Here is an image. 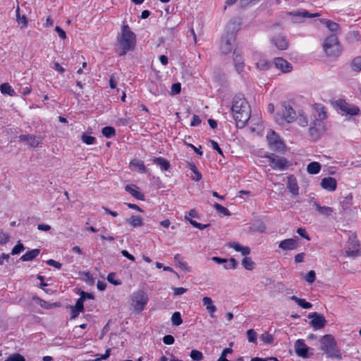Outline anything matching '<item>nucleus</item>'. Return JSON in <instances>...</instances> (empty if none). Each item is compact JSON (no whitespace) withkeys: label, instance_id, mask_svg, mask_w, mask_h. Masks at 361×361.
<instances>
[{"label":"nucleus","instance_id":"nucleus-5","mask_svg":"<svg viewBox=\"0 0 361 361\" xmlns=\"http://www.w3.org/2000/svg\"><path fill=\"white\" fill-rule=\"evenodd\" d=\"M130 300L134 310L140 313L145 308L149 298L147 294L143 290H137L132 293Z\"/></svg>","mask_w":361,"mask_h":361},{"label":"nucleus","instance_id":"nucleus-41","mask_svg":"<svg viewBox=\"0 0 361 361\" xmlns=\"http://www.w3.org/2000/svg\"><path fill=\"white\" fill-rule=\"evenodd\" d=\"M259 338L266 344H271L274 341L273 335L269 334L268 332H265V333L262 334L259 336Z\"/></svg>","mask_w":361,"mask_h":361},{"label":"nucleus","instance_id":"nucleus-25","mask_svg":"<svg viewBox=\"0 0 361 361\" xmlns=\"http://www.w3.org/2000/svg\"><path fill=\"white\" fill-rule=\"evenodd\" d=\"M203 305L206 307L207 311L212 318L214 317V313L216 311V307L213 305V301L209 297H204L202 300Z\"/></svg>","mask_w":361,"mask_h":361},{"label":"nucleus","instance_id":"nucleus-60","mask_svg":"<svg viewBox=\"0 0 361 361\" xmlns=\"http://www.w3.org/2000/svg\"><path fill=\"white\" fill-rule=\"evenodd\" d=\"M297 233L298 235H300L301 237L305 238L307 240H310V238L309 235L307 233L305 228H298L297 229Z\"/></svg>","mask_w":361,"mask_h":361},{"label":"nucleus","instance_id":"nucleus-55","mask_svg":"<svg viewBox=\"0 0 361 361\" xmlns=\"http://www.w3.org/2000/svg\"><path fill=\"white\" fill-rule=\"evenodd\" d=\"M297 121H298V123L302 127L307 126L308 124L307 118L302 114H300L297 118Z\"/></svg>","mask_w":361,"mask_h":361},{"label":"nucleus","instance_id":"nucleus-58","mask_svg":"<svg viewBox=\"0 0 361 361\" xmlns=\"http://www.w3.org/2000/svg\"><path fill=\"white\" fill-rule=\"evenodd\" d=\"M209 142L211 143L212 147H213L214 149H215L220 155L224 156L223 151L221 150L219 144L216 141L213 140H209Z\"/></svg>","mask_w":361,"mask_h":361},{"label":"nucleus","instance_id":"nucleus-16","mask_svg":"<svg viewBox=\"0 0 361 361\" xmlns=\"http://www.w3.org/2000/svg\"><path fill=\"white\" fill-rule=\"evenodd\" d=\"M240 20L239 18L231 19L226 25V35H234L235 37L236 33L240 29Z\"/></svg>","mask_w":361,"mask_h":361},{"label":"nucleus","instance_id":"nucleus-10","mask_svg":"<svg viewBox=\"0 0 361 361\" xmlns=\"http://www.w3.org/2000/svg\"><path fill=\"white\" fill-rule=\"evenodd\" d=\"M308 318L311 319L310 325L315 330L324 328L326 324L325 317L316 312L310 313Z\"/></svg>","mask_w":361,"mask_h":361},{"label":"nucleus","instance_id":"nucleus-51","mask_svg":"<svg viewBox=\"0 0 361 361\" xmlns=\"http://www.w3.org/2000/svg\"><path fill=\"white\" fill-rule=\"evenodd\" d=\"M271 63L265 60H261L257 63V67L262 71L269 69Z\"/></svg>","mask_w":361,"mask_h":361},{"label":"nucleus","instance_id":"nucleus-28","mask_svg":"<svg viewBox=\"0 0 361 361\" xmlns=\"http://www.w3.org/2000/svg\"><path fill=\"white\" fill-rule=\"evenodd\" d=\"M42 307L44 308V309H47V310H49V309H52V308H54V307H60L61 306V303L60 302H54V303H50L49 302H47L39 298H33Z\"/></svg>","mask_w":361,"mask_h":361},{"label":"nucleus","instance_id":"nucleus-2","mask_svg":"<svg viewBox=\"0 0 361 361\" xmlns=\"http://www.w3.org/2000/svg\"><path fill=\"white\" fill-rule=\"evenodd\" d=\"M136 44V35L130 30L127 24L122 26L121 35L117 39L116 52L119 56H124L127 52L133 51Z\"/></svg>","mask_w":361,"mask_h":361},{"label":"nucleus","instance_id":"nucleus-40","mask_svg":"<svg viewBox=\"0 0 361 361\" xmlns=\"http://www.w3.org/2000/svg\"><path fill=\"white\" fill-rule=\"evenodd\" d=\"M131 164L137 167L139 171L142 173H145L147 172V168L144 164V162L141 160H133L130 162Z\"/></svg>","mask_w":361,"mask_h":361},{"label":"nucleus","instance_id":"nucleus-48","mask_svg":"<svg viewBox=\"0 0 361 361\" xmlns=\"http://www.w3.org/2000/svg\"><path fill=\"white\" fill-rule=\"evenodd\" d=\"M25 250L24 245L19 241L16 245L12 249L11 255H18Z\"/></svg>","mask_w":361,"mask_h":361},{"label":"nucleus","instance_id":"nucleus-36","mask_svg":"<svg viewBox=\"0 0 361 361\" xmlns=\"http://www.w3.org/2000/svg\"><path fill=\"white\" fill-rule=\"evenodd\" d=\"M242 265L247 270L251 271L254 269L255 263L252 260L250 257L245 256L242 261Z\"/></svg>","mask_w":361,"mask_h":361},{"label":"nucleus","instance_id":"nucleus-57","mask_svg":"<svg viewBox=\"0 0 361 361\" xmlns=\"http://www.w3.org/2000/svg\"><path fill=\"white\" fill-rule=\"evenodd\" d=\"M163 342L166 345H172L175 342V339L171 335H166L163 337Z\"/></svg>","mask_w":361,"mask_h":361},{"label":"nucleus","instance_id":"nucleus-53","mask_svg":"<svg viewBox=\"0 0 361 361\" xmlns=\"http://www.w3.org/2000/svg\"><path fill=\"white\" fill-rule=\"evenodd\" d=\"M84 301H85V298L83 296L78 298L76 301L75 305H74L75 308L78 309L79 311L82 312L84 310V305H83Z\"/></svg>","mask_w":361,"mask_h":361},{"label":"nucleus","instance_id":"nucleus-11","mask_svg":"<svg viewBox=\"0 0 361 361\" xmlns=\"http://www.w3.org/2000/svg\"><path fill=\"white\" fill-rule=\"evenodd\" d=\"M235 42V37L233 35H224L222 37L221 44V51L224 54H229L233 49V45Z\"/></svg>","mask_w":361,"mask_h":361},{"label":"nucleus","instance_id":"nucleus-35","mask_svg":"<svg viewBox=\"0 0 361 361\" xmlns=\"http://www.w3.org/2000/svg\"><path fill=\"white\" fill-rule=\"evenodd\" d=\"M326 27L331 32H336L339 28V25L330 20L324 19L321 20Z\"/></svg>","mask_w":361,"mask_h":361},{"label":"nucleus","instance_id":"nucleus-3","mask_svg":"<svg viewBox=\"0 0 361 361\" xmlns=\"http://www.w3.org/2000/svg\"><path fill=\"white\" fill-rule=\"evenodd\" d=\"M321 350L324 351L327 357L341 360L342 355L337 347L334 337L331 334H326L320 339Z\"/></svg>","mask_w":361,"mask_h":361},{"label":"nucleus","instance_id":"nucleus-33","mask_svg":"<svg viewBox=\"0 0 361 361\" xmlns=\"http://www.w3.org/2000/svg\"><path fill=\"white\" fill-rule=\"evenodd\" d=\"M126 222L130 224L133 227H139L142 225V219L135 215H133L130 218L126 219Z\"/></svg>","mask_w":361,"mask_h":361},{"label":"nucleus","instance_id":"nucleus-32","mask_svg":"<svg viewBox=\"0 0 361 361\" xmlns=\"http://www.w3.org/2000/svg\"><path fill=\"white\" fill-rule=\"evenodd\" d=\"M0 91L3 94H6L9 96H13L15 94L14 90L8 82L2 83L0 85Z\"/></svg>","mask_w":361,"mask_h":361},{"label":"nucleus","instance_id":"nucleus-61","mask_svg":"<svg viewBox=\"0 0 361 361\" xmlns=\"http://www.w3.org/2000/svg\"><path fill=\"white\" fill-rule=\"evenodd\" d=\"M200 123H201V119L200 118V117L197 115L194 114L192 116L191 123H190V126H198Z\"/></svg>","mask_w":361,"mask_h":361},{"label":"nucleus","instance_id":"nucleus-63","mask_svg":"<svg viewBox=\"0 0 361 361\" xmlns=\"http://www.w3.org/2000/svg\"><path fill=\"white\" fill-rule=\"evenodd\" d=\"M55 30L62 39H65L66 38V33L61 27L56 26L55 27Z\"/></svg>","mask_w":361,"mask_h":361},{"label":"nucleus","instance_id":"nucleus-7","mask_svg":"<svg viewBox=\"0 0 361 361\" xmlns=\"http://www.w3.org/2000/svg\"><path fill=\"white\" fill-rule=\"evenodd\" d=\"M267 139L270 149L278 152L284 151L286 146L279 135L274 131H270L267 135Z\"/></svg>","mask_w":361,"mask_h":361},{"label":"nucleus","instance_id":"nucleus-42","mask_svg":"<svg viewBox=\"0 0 361 361\" xmlns=\"http://www.w3.org/2000/svg\"><path fill=\"white\" fill-rule=\"evenodd\" d=\"M185 219L190 222V224L195 228H197L200 230H203L207 228L209 224H202L200 223L197 222L192 219H190L188 216H185Z\"/></svg>","mask_w":361,"mask_h":361},{"label":"nucleus","instance_id":"nucleus-24","mask_svg":"<svg viewBox=\"0 0 361 361\" xmlns=\"http://www.w3.org/2000/svg\"><path fill=\"white\" fill-rule=\"evenodd\" d=\"M150 161L159 166L161 171H168L171 167L170 162L163 157H152Z\"/></svg>","mask_w":361,"mask_h":361},{"label":"nucleus","instance_id":"nucleus-47","mask_svg":"<svg viewBox=\"0 0 361 361\" xmlns=\"http://www.w3.org/2000/svg\"><path fill=\"white\" fill-rule=\"evenodd\" d=\"M5 361H25V357L18 353L11 355Z\"/></svg>","mask_w":361,"mask_h":361},{"label":"nucleus","instance_id":"nucleus-54","mask_svg":"<svg viewBox=\"0 0 361 361\" xmlns=\"http://www.w3.org/2000/svg\"><path fill=\"white\" fill-rule=\"evenodd\" d=\"M233 61L234 63H244L241 54L238 51H236L235 49L233 51Z\"/></svg>","mask_w":361,"mask_h":361},{"label":"nucleus","instance_id":"nucleus-45","mask_svg":"<svg viewBox=\"0 0 361 361\" xmlns=\"http://www.w3.org/2000/svg\"><path fill=\"white\" fill-rule=\"evenodd\" d=\"M81 140L87 145H93L96 142V138L94 137L87 135L86 134H82Z\"/></svg>","mask_w":361,"mask_h":361},{"label":"nucleus","instance_id":"nucleus-19","mask_svg":"<svg viewBox=\"0 0 361 361\" xmlns=\"http://www.w3.org/2000/svg\"><path fill=\"white\" fill-rule=\"evenodd\" d=\"M340 204L343 212L346 214H350L353 209H355V207H353V196L351 195L345 197Z\"/></svg>","mask_w":361,"mask_h":361},{"label":"nucleus","instance_id":"nucleus-15","mask_svg":"<svg viewBox=\"0 0 361 361\" xmlns=\"http://www.w3.org/2000/svg\"><path fill=\"white\" fill-rule=\"evenodd\" d=\"M295 353L301 357L305 358L308 357V350L310 348L305 343L302 339H298L295 341Z\"/></svg>","mask_w":361,"mask_h":361},{"label":"nucleus","instance_id":"nucleus-37","mask_svg":"<svg viewBox=\"0 0 361 361\" xmlns=\"http://www.w3.org/2000/svg\"><path fill=\"white\" fill-rule=\"evenodd\" d=\"M102 133L104 137L106 138H111L116 135V130L114 128L111 126H106L104 127L102 130Z\"/></svg>","mask_w":361,"mask_h":361},{"label":"nucleus","instance_id":"nucleus-27","mask_svg":"<svg viewBox=\"0 0 361 361\" xmlns=\"http://www.w3.org/2000/svg\"><path fill=\"white\" fill-rule=\"evenodd\" d=\"M40 252L39 249H33L32 250L26 252L23 255L21 256L20 260L23 262L31 261L38 256Z\"/></svg>","mask_w":361,"mask_h":361},{"label":"nucleus","instance_id":"nucleus-29","mask_svg":"<svg viewBox=\"0 0 361 361\" xmlns=\"http://www.w3.org/2000/svg\"><path fill=\"white\" fill-rule=\"evenodd\" d=\"M314 206H315L317 210L324 216H329L333 213V209L330 207L321 206L317 201L314 202Z\"/></svg>","mask_w":361,"mask_h":361},{"label":"nucleus","instance_id":"nucleus-31","mask_svg":"<svg viewBox=\"0 0 361 361\" xmlns=\"http://www.w3.org/2000/svg\"><path fill=\"white\" fill-rule=\"evenodd\" d=\"M321 170V165L319 162L313 161L307 166V171L310 174H317Z\"/></svg>","mask_w":361,"mask_h":361},{"label":"nucleus","instance_id":"nucleus-14","mask_svg":"<svg viewBox=\"0 0 361 361\" xmlns=\"http://www.w3.org/2000/svg\"><path fill=\"white\" fill-rule=\"evenodd\" d=\"M299 238L295 236L292 238L283 240L279 243V247L283 250H293L297 248Z\"/></svg>","mask_w":361,"mask_h":361},{"label":"nucleus","instance_id":"nucleus-20","mask_svg":"<svg viewBox=\"0 0 361 361\" xmlns=\"http://www.w3.org/2000/svg\"><path fill=\"white\" fill-rule=\"evenodd\" d=\"M322 187L329 191H334L337 187V183L334 178L326 177L322 178L321 181Z\"/></svg>","mask_w":361,"mask_h":361},{"label":"nucleus","instance_id":"nucleus-59","mask_svg":"<svg viewBox=\"0 0 361 361\" xmlns=\"http://www.w3.org/2000/svg\"><path fill=\"white\" fill-rule=\"evenodd\" d=\"M259 0H240V6L242 8H246L251 4H255Z\"/></svg>","mask_w":361,"mask_h":361},{"label":"nucleus","instance_id":"nucleus-64","mask_svg":"<svg viewBox=\"0 0 361 361\" xmlns=\"http://www.w3.org/2000/svg\"><path fill=\"white\" fill-rule=\"evenodd\" d=\"M305 254L304 252H300L297 254L294 257V261L295 263H301L304 262V257Z\"/></svg>","mask_w":361,"mask_h":361},{"label":"nucleus","instance_id":"nucleus-39","mask_svg":"<svg viewBox=\"0 0 361 361\" xmlns=\"http://www.w3.org/2000/svg\"><path fill=\"white\" fill-rule=\"evenodd\" d=\"M171 322L174 326H179L183 323L181 314L179 312H175L171 317Z\"/></svg>","mask_w":361,"mask_h":361},{"label":"nucleus","instance_id":"nucleus-56","mask_svg":"<svg viewBox=\"0 0 361 361\" xmlns=\"http://www.w3.org/2000/svg\"><path fill=\"white\" fill-rule=\"evenodd\" d=\"M46 263L49 265V266H51V267H54L58 269H61V267H62V264L57 262V261H55L54 259H50L49 260H47L46 262Z\"/></svg>","mask_w":361,"mask_h":361},{"label":"nucleus","instance_id":"nucleus-1","mask_svg":"<svg viewBox=\"0 0 361 361\" xmlns=\"http://www.w3.org/2000/svg\"><path fill=\"white\" fill-rule=\"evenodd\" d=\"M231 111L236 126L243 128L250 117V107L246 99L240 94L234 97Z\"/></svg>","mask_w":361,"mask_h":361},{"label":"nucleus","instance_id":"nucleus-30","mask_svg":"<svg viewBox=\"0 0 361 361\" xmlns=\"http://www.w3.org/2000/svg\"><path fill=\"white\" fill-rule=\"evenodd\" d=\"M290 298L303 309H310L312 307V303L307 302L305 299L299 298L295 295H293Z\"/></svg>","mask_w":361,"mask_h":361},{"label":"nucleus","instance_id":"nucleus-4","mask_svg":"<svg viewBox=\"0 0 361 361\" xmlns=\"http://www.w3.org/2000/svg\"><path fill=\"white\" fill-rule=\"evenodd\" d=\"M325 53L329 56L337 57L341 54V47L337 36L332 34L328 36L323 44Z\"/></svg>","mask_w":361,"mask_h":361},{"label":"nucleus","instance_id":"nucleus-26","mask_svg":"<svg viewBox=\"0 0 361 361\" xmlns=\"http://www.w3.org/2000/svg\"><path fill=\"white\" fill-rule=\"evenodd\" d=\"M228 247L234 249L237 252H240L244 256H247L250 253L249 247H244L236 242H231L228 244Z\"/></svg>","mask_w":361,"mask_h":361},{"label":"nucleus","instance_id":"nucleus-22","mask_svg":"<svg viewBox=\"0 0 361 361\" xmlns=\"http://www.w3.org/2000/svg\"><path fill=\"white\" fill-rule=\"evenodd\" d=\"M125 190L126 192H129L133 197L140 200H144V194L139 190L138 187L136 186L135 185H128L125 187Z\"/></svg>","mask_w":361,"mask_h":361},{"label":"nucleus","instance_id":"nucleus-50","mask_svg":"<svg viewBox=\"0 0 361 361\" xmlns=\"http://www.w3.org/2000/svg\"><path fill=\"white\" fill-rule=\"evenodd\" d=\"M315 279L316 274L313 270L310 271L305 276V280L309 283H312L314 282Z\"/></svg>","mask_w":361,"mask_h":361},{"label":"nucleus","instance_id":"nucleus-43","mask_svg":"<svg viewBox=\"0 0 361 361\" xmlns=\"http://www.w3.org/2000/svg\"><path fill=\"white\" fill-rule=\"evenodd\" d=\"M247 341L250 343H255L257 338V334L254 329H249L246 332Z\"/></svg>","mask_w":361,"mask_h":361},{"label":"nucleus","instance_id":"nucleus-34","mask_svg":"<svg viewBox=\"0 0 361 361\" xmlns=\"http://www.w3.org/2000/svg\"><path fill=\"white\" fill-rule=\"evenodd\" d=\"M350 67L353 71H361V56H356L352 60Z\"/></svg>","mask_w":361,"mask_h":361},{"label":"nucleus","instance_id":"nucleus-8","mask_svg":"<svg viewBox=\"0 0 361 361\" xmlns=\"http://www.w3.org/2000/svg\"><path fill=\"white\" fill-rule=\"evenodd\" d=\"M345 253L348 257L355 258L361 255L360 244L355 235L348 238L346 244Z\"/></svg>","mask_w":361,"mask_h":361},{"label":"nucleus","instance_id":"nucleus-44","mask_svg":"<svg viewBox=\"0 0 361 361\" xmlns=\"http://www.w3.org/2000/svg\"><path fill=\"white\" fill-rule=\"evenodd\" d=\"M190 357L195 361H200L203 359L202 353L197 350H192L190 352Z\"/></svg>","mask_w":361,"mask_h":361},{"label":"nucleus","instance_id":"nucleus-62","mask_svg":"<svg viewBox=\"0 0 361 361\" xmlns=\"http://www.w3.org/2000/svg\"><path fill=\"white\" fill-rule=\"evenodd\" d=\"M212 260L217 264H228V261L227 259L221 258L219 257H212Z\"/></svg>","mask_w":361,"mask_h":361},{"label":"nucleus","instance_id":"nucleus-13","mask_svg":"<svg viewBox=\"0 0 361 361\" xmlns=\"http://www.w3.org/2000/svg\"><path fill=\"white\" fill-rule=\"evenodd\" d=\"M270 41L279 50H286L288 47L289 42L286 35L281 34L275 35Z\"/></svg>","mask_w":361,"mask_h":361},{"label":"nucleus","instance_id":"nucleus-49","mask_svg":"<svg viewBox=\"0 0 361 361\" xmlns=\"http://www.w3.org/2000/svg\"><path fill=\"white\" fill-rule=\"evenodd\" d=\"M181 256L179 254H177L174 256V261L178 264L179 267L184 270H187L188 266L187 263L181 261Z\"/></svg>","mask_w":361,"mask_h":361},{"label":"nucleus","instance_id":"nucleus-12","mask_svg":"<svg viewBox=\"0 0 361 361\" xmlns=\"http://www.w3.org/2000/svg\"><path fill=\"white\" fill-rule=\"evenodd\" d=\"M282 106V120L287 123H291L296 118V113L290 104L287 102H283Z\"/></svg>","mask_w":361,"mask_h":361},{"label":"nucleus","instance_id":"nucleus-46","mask_svg":"<svg viewBox=\"0 0 361 361\" xmlns=\"http://www.w3.org/2000/svg\"><path fill=\"white\" fill-rule=\"evenodd\" d=\"M115 277H116V274L114 273V272H111L108 274L107 276V281L115 285V286H118V285H121V281L118 279H115Z\"/></svg>","mask_w":361,"mask_h":361},{"label":"nucleus","instance_id":"nucleus-9","mask_svg":"<svg viewBox=\"0 0 361 361\" xmlns=\"http://www.w3.org/2000/svg\"><path fill=\"white\" fill-rule=\"evenodd\" d=\"M336 106L342 112V114L356 116L360 114V109L354 105H350L343 99H338L336 101Z\"/></svg>","mask_w":361,"mask_h":361},{"label":"nucleus","instance_id":"nucleus-38","mask_svg":"<svg viewBox=\"0 0 361 361\" xmlns=\"http://www.w3.org/2000/svg\"><path fill=\"white\" fill-rule=\"evenodd\" d=\"M214 207L215 208L216 212L220 214H222L224 216H230L231 215V212H229V210L226 207L221 205L219 203H214Z\"/></svg>","mask_w":361,"mask_h":361},{"label":"nucleus","instance_id":"nucleus-23","mask_svg":"<svg viewBox=\"0 0 361 361\" xmlns=\"http://www.w3.org/2000/svg\"><path fill=\"white\" fill-rule=\"evenodd\" d=\"M288 15L298 18H314L320 16L321 14L319 13H310L307 11L302 9L295 11L288 12Z\"/></svg>","mask_w":361,"mask_h":361},{"label":"nucleus","instance_id":"nucleus-6","mask_svg":"<svg viewBox=\"0 0 361 361\" xmlns=\"http://www.w3.org/2000/svg\"><path fill=\"white\" fill-rule=\"evenodd\" d=\"M267 157L270 162L269 165L274 170L284 171L291 166V163L285 157H279L275 154H271Z\"/></svg>","mask_w":361,"mask_h":361},{"label":"nucleus","instance_id":"nucleus-21","mask_svg":"<svg viewBox=\"0 0 361 361\" xmlns=\"http://www.w3.org/2000/svg\"><path fill=\"white\" fill-rule=\"evenodd\" d=\"M287 188L293 195H298L299 194V187L296 178L293 175L288 177Z\"/></svg>","mask_w":361,"mask_h":361},{"label":"nucleus","instance_id":"nucleus-18","mask_svg":"<svg viewBox=\"0 0 361 361\" xmlns=\"http://www.w3.org/2000/svg\"><path fill=\"white\" fill-rule=\"evenodd\" d=\"M274 65L283 73H288L292 70L291 64L283 58H276Z\"/></svg>","mask_w":361,"mask_h":361},{"label":"nucleus","instance_id":"nucleus-17","mask_svg":"<svg viewBox=\"0 0 361 361\" xmlns=\"http://www.w3.org/2000/svg\"><path fill=\"white\" fill-rule=\"evenodd\" d=\"M19 140L26 142L31 147H37L42 142L40 137H36L33 135H20Z\"/></svg>","mask_w":361,"mask_h":361},{"label":"nucleus","instance_id":"nucleus-52","mask_svg":"<svg viewBox=\"0 0 361 361\" xmlns=\"http://www.w3.org/2000/svg\"><path fill=\"white\" fill-rule=\"evenodd\" d=\"M111 355V349L110 348H108L106 349L105 353L104 355H99V354H97L95 356L97 357V358L95 359L94 361H102L103 360H106Z\"/></svg>","mask_w":361,"mask_h":361}]
</instances>
